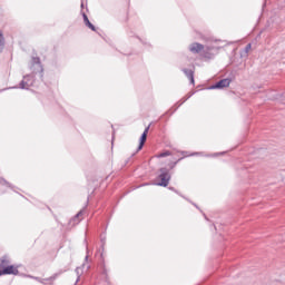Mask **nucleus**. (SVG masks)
Here are the masks:
<instances>
[{
  "mask_svg": "<svg viewBox=\"0 0 285 285\" xmlns=\"http://www.w3.org/2000/svg\"><path fill=\"white\" fill-rule=\"evenodd\" d=\"M158 179H160V181L156 183V186H164V188H166V186H168L170 183V174L168 173V169L161 168Z\"/></svg>",
  "mask_w": 285,
  "mask_h": 285,
  "instance_id": "1",
  "label": "nucleus"
},
{
  "mask_svg": "<svg viewBox=\"0 0 285 285\" xmlns=\"http://www.w3.org/2000/svg\"><path fill=\"white\" fill-rule=\"evenodd\" d=\"M0 275H19V269L13 265H9L0 271Z\"/></svg>",
  "mask_w": 285,
  "mask_h": 285,
  "instance_id": "2",
  "label": "nucleus"
},
{
  "mask_svg": "<svg viewBox=\"0 0 285 285\" xmlns=\"http://www.w3.org/2000/svg\"><path fill=\"white\" fill-rule=\"evenodd\" d=\"M189 50L194 53V55H199V52H203L204 50V45L199 43V42H193L189 46Z\"/></svg>",
  "mask_w": 285,
  "mask_h": 285,
  "instance_id": "3",
  "label": "nucleus"
},
{
  "mask_svg": "<svg viewBox=\"0 0 285 285\" xmlns=\"http://www.w3.org/2000/svg\"><path fill=\"white\" fill-rule=\"evenodd\" d=\"M230 86V79L225 78L216 82L212 88L213 89H222V88H228Z\"/></svg>",
  "mask_w": 285,
  "mask_h": 285,
  "instance_id": "4",
  "label": "nucleus"
},
{
  "mask_svg": "<svg viewBox=\"0 0 285 285\" xmlns=\"http://www.w3.org/2000/svg\"><path fill=\"white\" fill-rule=\"evenodd\" d=\"M148 130H150V125L145 128L141 137H140V142H139V146H138V150H141V148H144V145L146 144V139L148 137Z\"/></svg>",
  "mask_w": 285,
  "mask_h": 285,
  "instance_id": "5",
  "label": "nucleus"
},
{
  "mask_svg": "<svg viewBox=\"0 0 285 285\" xmlns=\"http://www.w3.org/2000/svg\"><path fill=\"white\" fill-rule=\"evenodd\" d=\"M58 275L55 274L49 278H40V277H33V279H36V282H39L40 284H52V282H55V279H57Z\"/></svg>",
  "mask_w": 285,
  "mask_h": 285,
  "instance_id": "6",
  "label": "nucleus"
},
{
  "mask_svg": "<svg viewBox=\"0 0 285 285\" xmlns=\"http://www.w3.org/2000/svg\"><path fill=\"white\" fill-rule=\"evenodd\" d=\"M184 75L190 80V83H195V71L190 69H183Z\"/></svg>",
  "mask_w": 285,
  "mask_h": 285,
  "instance_id": "7",
  "label": "nucleus"
},
{
  "mask_svg": "<svg viewBox=\"0 0 285 285\" xmlns=\"http://www.w3.org/2000/svg\"><path fill=\"white\" fill-rule=\"evenodd\" d=\"M83 17V22H85V26H87V28H89L90 30H92V32H97V28H95V24H92L90 22V20L88 19V16L86 13L82 14Z\"/></svg>",
  "mask_w": 285,
  "mask_h": 285,
  "instance_id": "8",
  "label": "nucleus"
},
{
  "mask_svg": "<svg viewBox=\"0 0 285 285\" xmlns=\"http://www.w3.org/2000/svg\"><path fill=\"white\" fill-rule=\"evenodd\" d=\"M10 265V259L8 257H2L0 259V271H3V268H7Z\"/></svg>",
  "mask_w": 285,
  "mask_h": 285,
  "instance_id": "9",
  "label": "nucleus"
},
{
  "mask_svg": "<svg viewBox=\"0 0 285 285\" xmlns=\"http://www.w3.org/2000/svg\"><path fill=\"white\" fill-rule=\"evenodd\" d=\"M6 43V40L3 39V33L0 31V52L3 50V46Z\"/></svg>",
  "mask_w": 285,
  "mask_h": 285,
  "instance_id": "10",
  "label": "nucleus"
},
{
  "mask_svg": "<svg viewBox=\"0 0 285 285\" xmlns=\"http://www.w3.org/2000/svg\"><path fill=\"white\" fill-rule=\"evenodd\" d=\"M250 48H253V46H252L250 43H248V45L245 47V50H244L245 57H248V52H250Z\"/></svg>",
  "mask_w": 285,
  "mask_h": 285,
  "instance_id": "11",
  "label": "nucleus"
},
{
  "mask_svg": "<svg viewBox=\"0 0 285 285\" xmlns=\"http://www.w3.org/2000/svg\"><path fill=\"white\" fill-rule=\"evenodd\" d=\"M82 215H83V212L80 210V212L73 217L75 222H77V219H78V222H79V219H80V217H81Z\"/></svg>",
  "mask_w": 285,
  "mask_h": 285,
  "instance_id": "12",
  "label": "nucleus"
},
{
  "mask_svg": "<svg viewBox=\"0 0 285 285\" xmlns=\"http://www.w3.org/2000/svg\"><path fill=\"white\" fill-rule=\"evenodd\" d=\"M169 155H170V151H165L158 155V157H169Z\"/></svg>",
  "mask_w": 285,
  "mask_h": 285,
  "instance_id": "13",
  "label": "nucleus"
},
{
  "mask_svg": "<svg viewBox=\"0 0 285 285\" xmlns=\"http://www.w3.org/2000/svg\"><path fill=\"white\" fill-rule=\"evenodd\" d=\"M20 88H22V90L27 88V87H26V81H21V82H20Z\"/></svg>",
  "mask_w": 285,
  "mask_h": 285,
  "instance_id": "14",
  "label": "nucleus"
},
{
  "mask_svg": "<svg viewBox=\"0 0 285 285\" xmlns=\"http://www.w3.org/2000/svg\"><path fill=\"white\" fill-rule=\"evenodd\" d=\"M204 57H207V58H208V55L206 53V51H204Z\"/></svg>",
  "mask_w": 285,
  "mask_h": 285,
  "instance_id": "15",
  "label": "nucleus"
}]
</instances>
